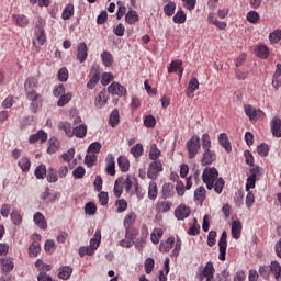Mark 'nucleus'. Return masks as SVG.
Masks as SVG:
<instances>
[{"instance_id":"1","label":"nucleus","mask_w":281,"mask_h":281,"mask_svg":"<svg viewBox=\"0 0 281 281\" xmlns=\"http://www.w3.org/2000/svg\"><path fill=\"white\" fill-rule=\"evenodd\" d=\"M202 180L207 190H214L216 194H221L225 188V180L218 178V170L215 167L204 169Z\"/></svg>"},{"instance_id":"2","label":"nucleus","mask_w":281,"mask_h":281,"mask_svg":"<svg viewBox=\"0 0 281 281\" xmlns=\"http://www.w3.org/2000/svg\"><path fill=\"white\" fill-rule=\"evenodd\" d=\"M187 150L189 153V159H194L201 150V137L193 135L186 144Z\"/></svg>"},{"instance_id":"3","label":"nucleus","mask_w":281,"mask_h":281,"mask_svg":"<svg viewBox=\"0 0 281 281\" xmlns=\"http://www.w3.org/2000/svg\"><path fill=\"white\" fill-rule=\"evenodd\" d=\"M26 95V100H29L30 103V111L31 113H38V109L43 106V94L38 92H31Z\"/></svg>"},{"instance_id":"4","label":"nucleus","mask_w":281,"mask_h":281,"mask_svg":"<svg viewBox=\"0 0 281 281\" xmlns=\"http://www.w3.org/2000/svg\"><path fill=\"white\" fill-rule=\"evenodd\" d=\"M159 172H164V166L161 165L160 160H154L149 164V168L147 170V177L148 179H157L159 177Z\"/></svg>"},{"instance_id":"5","label":"nucleus","mask_w":281,"mask_h":281,"mask_svg":"<svg viewBox=\"0 0 281 281\" xmlns=\"http://www.w3.org/2000/svg\"><path fill=\"white\" fill-rule=\"evenodd\" d=\"M90 80L87 82L88 89H95V86L100 82V67L92 66L89 74Z\"/></svg>"},{"instance_id":"6","label":"nucleus","mask_w":281,"mask_h":281,"mask_svg":"<svg viewBox=\"0 0 281 281\" xmlns=\"http://www.w3.org/2000/svg\"><path fill=\"white\" fill-rule=\"evenodd\" d=\"M260 175V167H255L250 169V176L246 180V192H249L256 188V179Z\"/></svg>"},{"instance_id":"7","label":"nucleus","mask_w":281,"mask_h":281,"mask_svg":"<svg viewBox=\"0 0 281 281\" xmlns=\"http://www.w3.org/2000/svg\"><path fill=\"white\" fill-rule=\"evenodd\" d=\"M244 111L251 122H254V120H259V117H262L265 115V112H262V110L256 109L255 106L249 104L244 106Z\"/></svg>"},{"instance_id":"8","label":"nucleus","mask_w":281,"mask_h":281,"mask_svg":"<svg viewBox=\"0 0 281 281\" xmlns=\"http://www.w3.org/2000/svg\"><path fill=\"white\" fill-rule=\"evenodd\" d=\"M218 260L225 261V256L227 254V232L223 231L218 240Z\"/></svg>"},{"instance_id":"9","label":"nucleus","mask_w":281,"mask_h":281,"mask_svg":"<svg viewBox=\"0 0 281 281\" xmlns=\"http://www.w3.org/2000/svg\"><path fill=\"white\" fill-rule=\"evenodd\" d=\"M108 93H111V95H119L122 98L126 95L128 91L126 90V87L114 81L108 87Z\"/></svg>"},{"instance_id":"10","label":"nucleus","mask_w":281,"mask_h":281,"mask_svg":"<svg viewBox=\"0 0 281 281\" xmlns=\"http://www.w3.org/2000/svg\"><path fill=\"white\" fill-rule=\"evenodd\" d=\"M38 89V80L36 77H27L24 81V92L25 95L30 93H36Z\"/></svg>"},{"instance_id":"11","label":"nucleus","mask_w":281,"mask_h":281,"mask_svg":"<svg viewBox=\"0 0 281 281\" xmlns=\"http://www.w3.org/2000/svg\"><path fill=\"white\" fill-rule=\"evenodd\" d=\"M216 159V151L212 149H204L201 164L202 166H212Z\"/></svg>"},{"instance_id":"12","label":"nucleus","mask_w":281,"mask_h":281,"mask_svg":"<svg viewBox=\"0 0 281 281\" xmlns=\"http://www.w3.org/2000/svg\"><path fill=\"white\" fill-rule=\"evenodd\" d=\"M190 214H191L190 207L186 206V204H180L175 210V216L178 221H184V218H188Z\"/></svg>"},{"instance_id":"13","label":"nucleus","mask_w":281,"mask_h":281,"mask_svg":"<svg viewBox=\"0 0 281 281\" xmlns=\"http://www.w3.org/2000/svg\"><path fill=\"white\" fill-rule=\"evenodd\" d=\"M179 71V78L183 76V61L181 59H176L170 63L168 67V74H177Z\"/></svg>"},{"instance_id":"14","label":"nucleus","mask_w":281,"mask_h":281,"mask_svg":"<svg viewBox=\"0 0 281 281\" xmlns=\"http://www.w3.org/2000/svg\"><path fill=\"white\" fill-rule=\"evenodd\" d=\"M160 194L162 200L172 199V196H175V184L172 183L162 184Z\"/></svg>"},{"instance_id":"15","label":"nucleus","mask_w":281,"mask_h":281,"mask_svg":"<svg viewBox=\"0 0 281 281\" xmlns=\"http://www.w3.org/2000/svg\"><path fill=\"white\" fill-rule=\"evenodd\" d=\"M105 172L106 175H110L111 177L115 176V157H113V154H109L105 158Z\"/></svg>"},{"instance_id":"16","label":"nucleus","mask_w":281,"mask_h":281,"mask_svg":"<svg viewBox=\"0 0 281 281\" xmlns=\"http://www.w3.org/2000/svg\"><path fill=\"white\" fill-rule=\"evenodd\" d=\"M33 221L35 225L40 227V229H43V231L47 229V220L45 218V215H43V213L36 212L33 215Z\"/></svg>"},{"instance_id":"17","label":"nucleus","mask_w":281,"mask_h":281,"mask_svg":"<svg viewBox=\"0 0 281 281\" xmlns=\"http://www.w3.org/2000/svg\"><path fill=\"white\" fill-rule=\"evenodd\" d=\"M87 52H88L87 44L85 42H81L77 46V60H79V63H85V60H87V56H88Z\"/></svg>"},{"instance_id":"18","label":"nucleus","mask_w":281,"mask_h":281,"mask_svg":"<svg viewBox=\"0 0 281 281\" xmlns=\"http://www.w3.org/2000/svg\"><path fill=\"white\" fill-rule=\"evenodd\" d=\"M29 142L30 144H36V142L45 144V142H47V133H45L43 130H40L36 134L30 136Z\"/></svg>"},{"instance_id":"19","label":"nucleus","mask_w":281,"mask_h":281,"mask_svg":"<svg viewBox=\"0 0 281 281\" xmlns=\"http://www.w3.org/2000/svg\"><path fill=\"white\" fill-rule=\"evenodd\" d=\"M271 132L274 137H281V119L274 116L270 123Z\"/></svg>"},{"instance_id":"20","label":"nucleus","mask_w":281,"mask_h":281,"mask_svg":"<svg viewBox=\"0 0 281 281\" xmlns=\"http://www.w3.org/2000/svg\"><path fill=\"white\" fill-rule=\"evenodd\" d=\"M12 19L15 21L18 27H27L30 25V19L25 14H13Z\"/></svg>"},{"instance_id":"21","label":"nucleus","mask_w":281,"mask_h":281,"mask_svg":"<svg viewBox=\"0 0 281 281\" xmlns=\"http://www.w3.org/2000/svg\"><path fill=\"white\" fill-rule=\"evenodd\" d=\"M109 98L106 97V89H102L95 98L94 104L98 109H102L106 104Z\"/></svg>"},{"instance_id":"22","label":"nucleus","mask_w":281,"mask_h":281,"mask_svg":"<svg viewBox=\"0 0 281 281\" xmlns=\"http://www.w3.org/2000/svg\"><path fill=\"white\" fill-rule=\"evenodd\" d=\"M72 135L79 139H85L87 137V124H80L72 128Z\"/></svg>"},{"instance_id":"23","label":"nucleus","mask_w":281,"mask_h":281,"mask_svg":"<svg viewBox=\"0 0 281 281\" xmlns=\"http://www.w3.org/2000/svg\"><path fill=\"white\" fill-rule=\"evenodd\" d=\"M214 263H212V261H209L201 272L202 276L206 278V280H214Z\"/></svg>"},{"instance_id":"24","label":"nucleus","mask_w":281,"mask_h":281,"mask_svg":"<svg viewBox=\"0 0 281 281\" xmlns=\"http://www.w3.org/2000/svg\"><path fill=\"white\" fill-rule=\"evenodd\" d=\"M175 247V237H169L165 243L161 241L159 245V251L161 254H168L170 249Z\"/></svg>"},{"instance_id":"25","label":"nucleus","mask_w":281,"mask_h":281,"mask_svg":"<svg viewBox=\"0 0 281 281\" xmlns=\"http://www.w3.org/2000/svg\"><path fill=\"white\" fill-rule=\"evenodd\" d=\"M241 232H243V224L240 223V221H233L232 237L235 238V240H238V238H240Z\"/></svg>"},{"instance_id":"26","label":"nucleus","mask_w":281,"mask_h":281,"mask_svg":"<svg viewBox=\"0 0 281 281\" xmlns=\"http://www.w3.org/2000/svg\"><path fill=\"white\" fill-rule=\"evenodd\" d=\"M101 60L104 67H112L113 63L115 61L113 59V54H111V52L109 50H104L103 53H101Z\"/></svg>"},{"instance_id":"27","label":"nucleus","mask_w":281,"mask_h":281,"mask_svg":"<svg viewBox=\"0 0 281 281\" xmlns=\"http://www.w3.org/2000/svg\"><path fill=\"white\" fill-rule=\"evenodd\" d=\"M218 142L221 146H223L224 150H226V153H232V143H229V138L227 137V134L225 133L220 134Z\"/></svg>"},{"instance_id":"28","label":"nucleus","mask_w":281,"mask_h":281,"mask_svg":"<svg viewBox=\"0 0 281 281\" xmlns=\"http://www.w3.org/2000/svg\"><path fill=\"white\" fill-rule=\"evenodd\" d=\"M135 221H137V214L133 211L127 213L123 220L124 227H133L135 225Z\"/></svg>"},{"instance_id":"29","label":"nucleus","mask_w":281,"mask_h":281,"mask_svg":"<svg viewBox=\"0 0 281 281\" xmlns=\"http://www.w3.org/2000/svg\"><path fill=\"white\" fill-rule=\"evenodd\" d=\"M137 236H139V229L134 226L125 227V238H127V240H135Z\"/></svg>"},{"instance_id":"30","label":"nucleus","mask_w":281,"mask_h":281,"mask_svg":"<svg viewBox=\"0 0 281 281\" xmlns=\"http://www.w3.org/2000/svg\"><path fill=\"white\" fill-rule=\"evenodd\" d=\"M161 157V150L157 147V144H151L149 147V159L151 161H159V158Z\"/></svg>"},{"instance_id":"31","label":"nucleus","mask_w":281,"mask_h":281,"mask_svg":"<svg viewBox=\"0 0 281 281\" xmlns=\"http://www.w3.org/2000/svg\"><path fill=\"white\" fill-rule=\"evenodd\" d=\"M59 148H60V142H58L56 137H52L48 140V148H47L48 155H54V153H57Z\"/></svg>"},{"instance_id":"32","label":"nucleus","mask_w":281,"mask_h":281,"mask_svg":"<svg viewBox=\"0 0 281 281\" xmlns=\"http://www.w3.org/2000/svg\"><path fill=\"white\" fill-rule=\"evenodd\" d=\"M0 262H1V270L4 273H10V271L14 269V261H12V259L2 258Z\"/></svg>"},{"instance_id":"33","label":"nucleus","mask_w":281,"mask_h":281,"mask_svg":"<svg viewBox=\"0 0 281 281\" xmlns=\"http://www.w3.org/2000/svg\"><path fill=\"white\" fill-rule=\"evenodd\" d=\"M100 243H102V232L97 229L93 238L90 239V247L98 249L100 247Z\"/></svg>"},{"instance_id":"34","label":"nucleus","mask_w":281,"mask_h":281,"mask_svg":"<svg viewBox=\"0 0 281 281\" xmlns=\"http://www.w3.org/2000/svg\"><path fill=\"white\" fill-rule=\"evenodd\" d=\"M109 124H110V126H112V128H115V126H117V124H120V110L114 109L111 112L110 119H109Z\"/></svg>"},{"instance_id":"35","label":"nucleus","mask_w":281,"mask_h":281,"mask_svg":"<svg viewBox=\"0 0 281 281\" xmlns=\"http://www.w3.org/2000/svg\"><path fill=\"white\" fill-rule=\"evenodd\" d=\"M156 207L158 212H162L164 214H166V212H170L172 203L168 200H162L157 203Z\"/></svg>"},{"instance_id":"36","label":"nucleus","mask_w":281,"mask_h":281,"mask_svg":"<svg viewBox=\"0 0 281 281\" xmlns=\"http://www.w3.org/2000/svg\"><path fill=\"white\" fill-rule=\"evenodd\" d=\"M57 276L60 280H69L71 278V268L69 266H61Z\"/></svg>"},{"instance_id":"37","label":"nucleus","mask_w":281,"mask_h":281,"mask_svg":"<svg viewBox=\"0 0 281 281\" xmlns=\"http://www.w3.org/2000/svg\"><path fill=\"white\" fill-rule=\"evenodd\" d=\"M117 165H119V168L121 169V172H128L131 168V162L124 156H120L117 158Z\"/></svg>"},{"instance_id":"38","label":"nucleus","mask_w":281,"mask_h":281,"mask_svg":"<svg viewBox=\"0 0 281 281\" xmlns=\"http://www.w3.org/2000/svg\"><path fill=\"white\" fill-rule=\"evenodd\" d=\"M198 89H199V79L193 77L189 81L188 89H187V97L190 98V95H192V93H194V91H196Z\"/></svg>"},{"instance_id":"39","label":"nucleus","mask_w":281,"mask_h":281,"mask_svg":"<svg viewBox=\"0 0 281 281\" xmlns=\"http://www.w3.org/2000/svg\"><path fill=\"white\" fill-rule=\"evenodd\" d=\"M125 21L128 23V25H135L137 21H139V15L137 14V11H128L125 14Z\"/></svg>"},{"instance_id":"40","label":"nucleus","mask_w":281,"mask_h":281,"mask_svg":"<svg viewBox=\"0 0 281 281\" xmlns=\"http://www.w3.org/2000/svg\"><path fill=\"white\" fill-rule=\"evenodd\" d=\"M34 176L36 179H45L47 177V167L44 164L37 166L34 170Z\"/></svg>"},{"instance_id":"41","label":"nucleus","mask_w":281,"mask_h":281,"mask_svg":"<svg viewBox=\"0 0 281 281\" xmlns=\"http://www.w3.org/2000/svg\"><path fill=\"white\" fill-rule=\"evenodd\" d=\"M19 168H21L22 172H30V168H32V161H30V158L23 157L18 162Z\"/></svg>"},{"instance_id":"42","label":"nucleus","mask_w":281,"mask_h":281,"mask_svg":"<svg viewBox=\"0 0 281 281\" xmlns=\"http://www.w3.org/2000/svg\"><path fill=\"white\" fill-rule=\"evenodd\" d=\"M202 142V150H210L212 149V138L210 137V134L205 133L201 137Z\"/></svg>"},{"instance_id":"43","label":"nucleus","mask_w":281,"mask_h":281,"mask_svg":"<svg viewBox=\"0 0 281 281\" xmlns=\"http://www.w3.org/2000/svg\"><path fill=\"white\" fill-rule=\"evenodd\" d=\"M256 56H258V58H269V47L265 46V45H260L256 48Z\"/></svg>"},{"instance_id":"44","label":"nucleus","mask_w":281,"mask_h":281,"mask_svg":"<svg viewBox=\"0 0 281 281\" xmlns=\"http://www.w3.org/2000/svg\"><path fill=\"white\" fill-rule=\"evenodd\" d=\"M46 179L48 183H56V181H58V172L56 171L55 168L53 167L48 168V171L46 173Z\"/></svg>"},{"instance_id":"45","label":"nucleus","mask_w":281,"mask_h":281,"mask_svg":"<svg viewBox=\"0 0 281 281\" xmlns=\"http://www.w3.org/2000/svg\"><path fill=\"white\" fill-rule=\"evenodd\" d=\"M269 267H270V271H271L272 273H274L276 280H280V276H281V266H280V262H278V261H272Z\"/></svg>"},{"instance_id":"46","label":"nucleus","mask_w":281,"mask_h":281,"mask_svg":"<svg viewBox=\"0 0 281 281\" xmlns=\"http://www.w3.org/2000/svg\"><path fill=\"white\" fill-rule=\"evenodd\" d=\"M113 192L116 199H120V196H122V192H124L123 186H122V178H117L115 180Z\"/></svg>"},{"instance_id":"47","label":"nucleus","mask_w":281,"mask_h":281,"mask_svg":"<svg viewBox=\"0 0 281 281\" xmlns=\"http://www.w3.org/2000/svg\"><path fill=\"white\" fill-rule=\"evenodd\" d=\"M131 154L135 159H139L142 155H144V146L142 144H136L134 147L131 148Z\"/></svg>"},{"instance_id":"48","label":"nucleus","mask_w":281,"mask_h":281,"mask_svg":"<svg viewBox=\"0 0 281 281\" xmlns=\"http://www.w3.org/2000/svg\"><path fill=\"white\" fill-rule=\"evenodd\" d=\"M269 41L272 45H276V44L280 43V41H281V30L278 29V30H274L273 32H271L269 34Z\"/></svg>"},{"instance_id":"49","label":"nucleus","mask_w":281,"mask_h":281,"mask_svg":"<svg viewBox=\"0 0 281 281\" xmlns=\"http://www.w3.org/2000/svg\"><path fill=\"white\" fill-rule=\"evenodd\" d=\"M38 254H41V244H38V241H34L29 247V255L33 256V258H36V256H38Z\"/></svg>"},{"instance_id":"50","label":"nucleus","mask_w":281,"mask_h":281,"mask_svg":"<svg viewBox=\"0 0 281 281\" xmlns=\"http://www.w3.org/2000/svg\"><path fill=\"white\" fill-rule=\"evenodd\" d=\"M85 164L88 168H93V166L98 164V156H95L94 154L86 155Z\"/></svg>"},{"instance_id":"51","label":"nucleus","mask_w":281,"mask_h":281,"mask_svg":"<svg viewBox=\"0 0 281 281\" xmlns=\"http://www.w3.org/2000/svg\"><path fill=\"white\" fill-rule=\"evenodd\" d=\"M175 10H177V4L173 1H169L164 7V12L167 16H172V14H175Z\"/></svg>"},{"instance_id":"52","label":"nucleus","mask_w":281,"mask_h":281,"mask_svg":"<svg viewBox=\"0 0 281 281\" xmlns=\"http://www.w3.org/2000/svg\"><path fill=\"white\" fill-rule=\"evenodd\" d=\"M114 79L115 77L111 72H103L101 75V85L103 87H106V85H111V82H113Z\"/></svg>"},{"instance_id":"53","label":"nucleus","mask_w":281,"mask_h":281,"mask_svg":"<svg viewBox=\"0 0 281 281\" xmlns=\"http://www.w3.org/2000/svg\"><path fill=\"white\" fill-rule=\"evenodd\" d=\"M157 194H158L157 183L153 182L148 187V199H150V201H155V199H157Z\"/></svg>"},{"instance_id":"54","label":"nucleus","mask_w":281,"mask_h":281,"mask_svg":"<svg viewBox=\"0 0 281 281\" xmlns=\"http://www.w3.org/2000/svg\"><path fill=\"white\" fill-rule=\"evenodd\" d=\"M115 205L119 214H122V212H126V210H128V202H126L124 199L116 200Z\"/></svg>"},{"instance_id":"55","label":"nucleus","mask_w":281,"mask_h":281,"mask_svg":"<svg viewBox=\"0 0 281 281\" xmlns=\"http://www.w3.org/2000/svg\"><path fill=\"white\" fill-rule=\"evenodd\" d=\"M205 188L204 187H199L195 191H194V199L196 201H201V203H203V201H205Z\"/></svg>"},{"instance_id":"56","label":"nucleus","mask_w":281,"mask_h":281,"mask_svg":"<svg viewBox=\"0 0 281 281\" xmlns=\"http://www.w3.org/2000/svg\"><path fill=\"white\" fill-rule=\"evenodd\" d=\"M157 124V120L155 119V116L153 115H147L144 119V126H146V128H155Z\"/></svg>"},{"instance_id":"57","label":"nucleus","mask_w":281,"mask_h":281,"mask_svg":"<svg viewBox=\"0 0 281 281\" xmlns=\"http://www.w3.org/2000/svg\"><path fill=\"white\" fill-rule=\"evenodd\" d=\"M248 23L256 24L258 21H260V14L256 11H249L246 16Z\"/></svg>"},{"instance_id":"58","label":"nucleus","mask_w":281,"mask_h":281,"mask_svg":"<svg viewBox=\"0 0 281 281\" xmlns=\"http://www.w3.org/2000/svg\"><path fill=\"white\" fill-rule=\"evenodd\" d=\"M11 221L13 225H21V223H23V217L21 216L19 211L13 210L11 213Z\"/></svg>"},{"instance_id":"59","label":"nucleus","mask_w":281,"mask_h":281,"mask_svg":"<svg viewBox=\"0 0 281 281\" xmlns=\"http://www.w3.org/2000/svg\"><path fill=\"white\" fill-rule=\"evenodd\" d=\"M38 45H45L47 43V35L45 31L34 32Z\"/></svg>"},{"instance_id":"60","label":"nucleus","mask_w":281,"mask_h":281,"mask_svg":"<svg viewBox=\"0 0 281 281\" xmlns=\"http://www.w3.org/2000/svg\"><path fill=\"white\" fill-rule=\"evenodd\" d=\"M85 212L89 216H93L98 212V206L93 202H88L85 206Z\"/></svg>"},{"instance_id":"61","label":"nucleus","mask_w":281,"mask_h":281,"mask_svg":"<svg viewBox=\"0 0 281 281\" xmlns=\"http://www.w3.org/2000/svg\"><path fill=\"white\" fill-rule=\"evenodd\" d=\"M102 150V144L94 142L89 145L88 153H92V155H98Z\"/></svg>"},{"instance_id":"62","label":"nucleus","mask_w":281,"mask_h":281,"mask_svg":"<svg viewBox=\"0 0 281 281\" xmlns=\"http://www.w3.org/2000/svg\"><path fill=\"white\" fill-rule=\"evenodd\" d=\"M186 12L183 11H178L175 15H173V23H178V24H183L186 23Z\"/></svg>"},{"instance_id":"63","label":"nucleus","mask_w":281,"mask_h":281,"mask_svg":"<svg viewBox=\"0 0 281 281\" xmlns=\"http://www.w3.org/2000/svg\"><path fill=\"white\" fill-rule=\"evenodd\" d=\"M153 269H155V259L147 258L145 260V273H147V274L153 273Z\"/></svg>"},{"instance_id":"64","label":"nucleus","mask_w":281,"mask_h":281,"mask_svg":"<svg viewBox=\"0 0 281 281\" xmlns=\"http://www.w3.org/2000/svg\"><path fill=\"white\" fill-rule=\"evenodd\" d=\"M257 153L260 157H267L269 155V145L262 143L257 147Z\"/></svg>"}]
</instances>
